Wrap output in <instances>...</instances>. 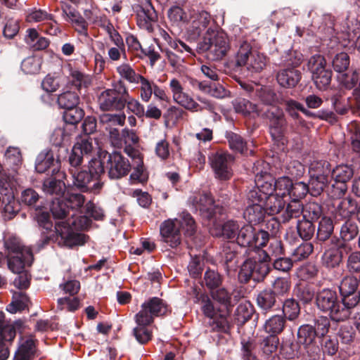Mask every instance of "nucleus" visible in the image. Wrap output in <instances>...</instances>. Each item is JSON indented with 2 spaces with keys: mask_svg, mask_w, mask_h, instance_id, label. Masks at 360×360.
<instances>
[{
  "mask_svg": "<svg viewBox=\"0 0 360 360\" xmlns=\"http://www.w3.org/2000/svg\"><path fill=\"white\" fill-rule=\"evenodd\" d=\"M284 105V110L290 117L301 125H304L305 120L300 115L302 104L292 98L282 100L281 103Z\"/></svg>",
  "mask_w": 360,
  "mask_h": 360,
  "instance_id": "nucleus-43",
  "label": "nucleus"
},
{
  "mask_svg": "<svg viewBox=\"0 0 360 360\" xmlns=\"http://www.w3.org/2000/svg\"><path fill=\"white\" fill-rule=\"evenodd\" d=\"M360 283V278H357L355 276H345L340 281L339 285V291L340 294L348 295L357 291L359 284Z\"/></svg>",
  "mask_w": 360,
  "mask_h": 360,
  "instance_id": "nucleus-62",
  "label": "nucleus"
},
{
  "mask_svg": "<svg viewBox=\"0 0 360 360\" xmlns=\"http://www.w3.org/2000/svg\"><path fill=\"white\" fill-rule=\"evenodd\" d=\"M270 238L267 231L257 229L252 224H245L241 226L236 244L248 249H263Z\"/></svg>",
  "mask_w": 360,
  "mask_h": 360,
  "instance_id": "nucleus-12",
  "label": "nucleus"
},
{
  "mask_svg": "<svg viewBox=\"0 0 360 360\" xmlns=\"http://www.w3.org/2000/svg\"><path fill=\"white\" fill-rule=\"evenodd\" d=\"M219 228L212 230V234L217 237H223L225 239L236 240L241 226L237 221L228 220L222 225L217 224Z\"/></svg>",
  "mask_w": 360,
  "mask_h": 360,
  "instance_id": "nucleus-32",
  "label": "nucleus"
},
{
  "mask_svg": "<svg viewBox=\"0 0 360 360\" xmlns=\"http://www.w3.org/2000/svg\"><path fill=\"white\" fill-rule=\"evenodd\" d=\"M266 65V57L263 54L255 51L249 59V62L248 63L245 72H248L247 75H248L249 73H258L262 72Z\"/></svg>",
  "mask_w": 360,
  "mask_h": 360,
  "instance_id": "nucleus-56",
  "label": "nucleus"
},
{
  "mask_svg": "<svg viewBox=\"0 0 360 360\" xmlns=\"http://www.w3.org/2000/svg\"><path fill=\"white\" fill-rule=\"evenodd\" d=\"M59 178L58 176H51L44 180L42 190L46 195L55 196V200L63 197L66 191L65 184Z\"/></svg>",
  "mask_w": 360,
  "mask_h": 360,
  "instance_id": "nucleus-30",
  "label": "nucleus"
},
{
  "mask_svg": "<svg viewBox=\"0 0 360 360\" xmlns=\"http://www.w3.org/2000/svg\"><path fill=\"white\" fill-rule=\"evenodd\" d=\"M292 180L287 176L280 177L274 181V186H269L267 191L269 194H274L282 198L289 195Z\"/></svg>",
  "mask_w": 360,
  "mask_h": 360,
  "instance_id": "nucleus-48",
  "label": "nucleus"
},
{
  "mask_svg": "<svg viewBox=\"0 0 360 360\" xmlns=\"http://www.w3.org/2000/svg\"><path fill=\"white\" fill-rule=\"evenodd\" d=\"M307 193H309L312 195V191L311 189V184L303 182V181H292L290 193H289V198L292 200L295 201H301Z\"/></svg>",
  "mask_w": 360,
  "mask_h": 360,
  "instance_id": "nucleus-45",
  "label": "nucleus"
},
{
  "mask_svg": "<svg viewBox=\"0 0 360 360\" xmlns=\"http://www.w3.org/2000/svg\"><path fill=\"white\" fill-rule=\"evenodd\" d=\"M92 82L90 75L82 72L77 69L70 68V73L68 77L67 89H74L81 94L82 89H87Z\"/></svg>",
  "mask_w": 360,
  "mask_h": 360,
  "instance_id": "nucleus-26",
  "label": "nucleus"
},
{
  "mask_svg": "<svg viewBox=\"0 0 360 360\" xmlns=\"http://www.w3.org/2000/svg\"><path fill=\"white\" fill-rule=\"evenodd\" d=\"M357 202L351 197L342 199L335 209V214L342 219H348L356 213Z\"/></svg>",
  "mask_w": 360,
  "mask_h": 360,
  "instance_id": "nucleus-40",
  "label": "nucleus"
},
{
  "mask_svg": "<svg viewBox=\"0 0 360 360\" xmlns=\"http://www.w3.org/2000/svg\"><path fill=\"white\" fill-rule=\"evenodd\" d=\"M35 342L30 338L26 340L15 352L13 360H32L34 356Z\"/></svg>",
  "mask_w": 360,
  "mask_h": 360,
  "instance_id": "nucleus-54",
  "label": "nucleus"
},
{
  "mask_svg": "<svg viewBox=\"0 0 360 360\" xmlns=\"http://www.w3.org/2000/svg\"><path fill=\"white\" fill-rule=\"evenodd\" d=\"M171 311L167 302L158 297H153L141 304V311L135 316L136 322L143 325H150L155 316H166Z\"/></svg>",
  "mask_w": 360,
  "mask_h": 360,
  "instance_id": "nucleus-13",
  "label": "nucleus"
},
{
  "mask_svg": "<svg viewBox=\"0 0 360 360\" xmlns=\"http://www.w3.org/2000/svg\"><path fill=\"white\" fill-rule=\"evenodd\" d=\"M240 248L235 243H224L221 252H220V257L221 262L226 270L229 271L231 269L236 267L240 257Z\"/></svg>",
  "mask_w": 360,
  "mask_h": 360,
  "instance_id": "nucleus-25",
  "label": "nucleus"
},
{
  "mask_svg": "<svg viewBox=\"0 0 360 360\" xmlns=\"http://www.w3.org/2000/svg\"><path fill=\"white\" fill-rule=\"evenodd\" d=\"M246 257L240 266L238 279L241 284H248L250 280L263 282L271 271L268 263L269 256L263 249H246Z\"/></svg>",
  "mask_w": 360,
  "mask_h": 360,
  "instance_id": "nucleus-4",
  "label": "nucleus"
},
{
  "mask_svg": "<svg viewBox=\"0 0 360 360\" xmlns=\"http://www.w3.org/2000/svg\"><path fill=\"white\" fill-rule=\"evenodd\" d=\"M334 224L330 217H323L318 226L316 240L321 245L331 243L333 238H338L333 236Z\"/></svg>",
  "mask_w": 360,
  "mask_h": 360,
  "instance_id": "nucleus-29",
  "label": "nucleus"
},
{
  "mask_svg": "<svg viewBox=\"0 0 360 360\" xmlns=\"http://www.w3.org/2000/svg\"><path fill=\"white\" fill-rule=\"evenodd\" d=\"M95 151V147L93 144V139L91 136H80L74 143L71 150L65 147L58 149V153L62 154L61 162H65L68 164V170L72 177V188L82 193H91L90 191H84L81 188L77 183V174L87 170L89 164L82 167V163L85 158H89Z\"/></svg>",
  "mask_w": 360,
  "mask_h": 360,
  "instance_id": "nucleus-3",
  "label": "nucleus"
},
{
  "mask_svg": "<svg viewBox=\"0 0 360 360\" xmlns=\"http://www.w3.org/2000/svg\"><path fill=\"white\" fill-rule=\"evenodd\" d=\"M332 165L326 160H313L308 169L309 184H311L312 196L320 195L331 182Z\"/></svg>",
  "mask_w": 360,
  "mask_h": 360,
  "instance_id": "nucleus-7",
  "label": "nucleus"
},
{
  "mask_svg": "<svg viewBox=\"0 0 360 360\" xmlns=\"http://www.w3.org/2000/svg\"><path fill=\"white\" fill-rule=\"evenodd\" d=\"M254 53L250 43L247 41H242L236 54L235 59L230 62L233 69L235 71L245 72L249 59Z\"/></svg>",
  "mask_w": 360,
  "mask_h": 360,
  "instance_id": "nucleus-27",
  "label": "nucleus"
},
{
  "mask_svg": "<svg viewBox=\"0 0 360 360\" xmlns=\"http://www.w3.org/2000/svg\"><path fill=\"white\" fill-rule=\"evenodd\" d=\"M278 344V337L268 335L261 338L259 347L262 354L268 357L276 352Z\"/></svg>",
  "mask_w": 360,
  "mask_h": 360,
  "instance_id": "nucleus-50",
  "label": "nucleus"
},
{
  "mask_svg": "<svg viewBox=\"0 0 360 360\" xmlns=\"http://www.w3.org/2000/svg\"><path fill=\"white\" fill-rule=\"evenodd\" d=\"M267 117L269 132L272 140L277 145H285L288 143V121L283 111L278 108L269 112Z\"/></svg>",
  "mask_w": 360,
  "mask_h": 360,
  "instance_id": "nucleus-15",
  "label": "nucleus"
},
{
  "mask_svg": "<svg viewBox=\"0 0 360 360\" xmlns=\"http://www.w3.org/2000/svg\"><path fill=\"white\" fill-rule=\"evenodd\" d=\"M84 110L77 105L65 109L63 114V118L66 124L75 126L84 118Z\"/></svg>",
  "mask_w": 360,
  "mask_h": 360,
  "instance_id": "nucleus-63",
  "label": "nucleus"
},
{
  "mask_svg": "<svg viewBox=\"0 0 360 360\" xmlns=\"http://www.w3.org/2000/svg\"><path fill=\"white\" fill-rule=\"evenodd\" d=\"M229 49L226 34L217 26L209 27L196 46V51L198 53H206L207 58L211 60H221Z\"/></svg>",
  "mask_w": 360,
  "mask_h": 360,
  "instance_id": "nucleus-5",
  "label": "nucleus"
},
{
  "mask_svg": "<svg viewBox=\"0 0 360 360\" xmlns=\"http://www.w3.org/2000/svg\"><path fill=\"white\" fill-rule=\"evenodd\" d=\"M255 312V308L250 302L240 303L234 314L237 324L239 326L245 324L252 319Z\"/></svg>",
  "mask_w": 360,
  "mask_h": 360,
  "instance_id": "nucleus-44",
  "label": "nucleus"
},
{
  "mask_svg": "<svg viewBox=\"0 0 360 360\" xmlns=\"http://www.w3.org/2000/svg\"><path fill=\"white\" fill-rule=\"evenodd\" d=\"M39 207L47 209L49 214L50 212H51L52 217L54 219H61V221H63V219L68 215L70 210L68 203L60 198L53 200L49 209L43 206H37L36 208Z\"/></svg>",
  "mask_w": 360,
  "mask_h": 360,
  "instance_id": "nucleus-47",
  "label": "nucleus"
},
{
  "mask_svg": "<svg viewBox=\"0 0 360 360\" xmlns=\"http://www.w3.org/2000/svg\"><path fill=\"white\" fill-rule=\"evenodd\" d=\"M307 68L316 87L320 91L327 90L332 81L333 72L327 65L325 57L321 54L311 56L307 62Z\"/></svg>",
  "mask_w": 360,
  "mask_h": 360,
  "instance_id": "nucleus-10",
  "label": "nucleus"
},
{
  "mask_svg": "<svg viewBox=\"0 0 360 360\" xmlns=\"http://www.w3.org/2000/svg\"><path fill=\"white\" fill-rule=\"evenodd\" d=\"M62 154L58 153L56 158L52 150H44L37 157L35 170L37 173H47L51 176H65V172H60Z\"/></svg>",
  "mask_w": 360,
  "mask_h": 360,
  "instance_id": "nucleus-16",
  "label": "nucleus"
},
{
  "mask_svg": "<svg viewBox=\"0 0 360 360\" xmlns=\"http://www.w3.org/2000/svg\"><path fill=\"white\" fill-rule=\"evenodd\" d=\"M207 158L215 179L229 181L232 178L233 175L232 166L235 160L233 155L227 151L218 150L210 152Z\"/></svg>",
  "mask_w": 360,
  "mask_h": 360,
  "instance_id": "nucleus-11",
  "label": "nucleus"
},
{
  "mask_svg": "<svg viewBox=\"0 0 360 360\" xmlns=\"http://www.w3.org/2000/svg\"><path fill=\"white\" fill-rule=\"evenodd\" d=\"M286 320L281 314L273 315L263 325L264 331L268 335L278 337L285 329Z\"/></svg>",
  "mask_w": 360,
  "mask_h": 360,
  "instance_id": "nucleus-35",
  "label": "nucleus"
},
{
  "mask_svg": "<svg viewBox=\"0 0 360 360\" xmlns=\"http://www.w3.org/2000/svg\"><path fill=\"white\" fill-rule=\"evenodd\" d=\"M329 246L331 247L338 260L342 264L343 258L352 252V248L351 245L347 243H345L344 240L339 238H333L331 243H329Z\"/></svg>",
  "mask_w": 360,
  "mask_h": 360,
  "instance_id": "nucleus-58",
  "label": "nucleus"
},
{
  "mask_svg": "<svg viewBox=\"0 0 360 360\" xmlns=\"http://www.w3.org/2000/svg\"><path fill=\"white\" fill-rule=\"evenodd\" d=\"M333 70L340 74H344L350 65V57L345 52L337 53L331 60Z\"/></svg>",
  "mask_w": 360,
  "mask_h": 360,
  "instance_id": "nucleus-64",
  "label": "nucleus"
},
{
  "mask_svg": "<svg viewBox=\"0 0 360 360\" xmlns=\"http://www.w3.org/2000/svg\"><path fill=\"white\" fill-rule=\"evenodd\" d=\"M318 340L312 325L303 324L297 330V342L304 346L309 360L321 359V349L316 341Z\"/></svg>",
  "mask_w": 360,
  "mask_h": 360,
  "instance_id": "nucleus-17",
  "label": "nucleus"
},
{
  "mask_svg": "<svg viewBox=\"0 0 360 360\" xmlns=\"http://www.w3.org/2000/svg\"><path fill=\"white\" fill-rule=\"evenodd\" d=\"M192 208L202 220L216 226L226 215V207L217 202L211 193H196L190 198Z\"/></svg>",
  "mask_w": 360,
  "mask_h": 360,
  "instance_id": "nucleus-6",
  "label": "nucleus"
},
{
  "mask_svg": "<svg viewBox=\"0 0 360 360\" xmlns=\"http://www.w3.org/2000/svg\"><path fill=\"white\" fill-rule=\"evenodd\" d=\"M315 304L322 313L326 314L330 319L339 322L340 307L339 296L335 290L332 288H323L316 293Z\"/></svg>",
  "mask_w": 360,
  "mask_h": 360,
  "instance_id": "nucleus-14",
  "label": "nucleus"
},
{
  "mask_svg": "<svg viewBox=\"0 0 360 360\" xmlns=\"http://www.w3.org/2000/svg\"><path fill=\"white\" fill-rule=\"evenodd\" d=\"M360 302V292H354L348 295L340 294L339 297L340 307L339 322L348 319L351 315L352 310L356 307Z\"/></svg>",
  "mask_w": 360,
  "mask_h": 360,
  "instance_id": "nucleus-24",
  "label": "nucleus"
},
{
  "mask_svg": "<svg viewBox=\"0 0 360 360\" xmlns=\"http://www.w3.org/2000/svg\"><path fill=\"white\" fill-rule=\"evenodd\" d=\"M80 93L72 91L71 89L64 90L61 94L56 95L52 98V101L55 102L61 109H70V108L79 105L80 103Z\"/></svg>",
  "mask_w": 360,
  "mask_h": 360,
  "instance_id": "nucleus-31",
  "label": "nucleus"
},
{
  "mask_svg": "<svg viewBox=\"0 0 360 360\" xmlns=\"http://www.w3.org/2000/svg\"><path fill=\"white\" fill-rule=\"evenodd\" d=\"M323 214L322 206L316 202H309L303 207L302 218L314 223Z\"/></svg>",
  "mask_w": 360,
  "mask_h": 360,
  "instance_id": "nucleus-59",
  "label": "nucleus"
},
{
  "mask_svg": "<svg viewBox=\"0 0 360 360\" xmlns=\"http://www.w3.org/2000/svg\"><path fill=\"white\" fill-rule=\"evenodd\" d=\"M160 235L162 240L172 248H177L181 243L180 230L174 221H165L160 226Z\"/></svg>",
  "mask_w": 360,
  "mask_h": 360,
  "instance_id": "nucleus-22",
  "label": "nucleus"
},
{
  "mask_svg": "<svg viewBox=\"0 0 360 360\" xmlns=\"http://www.w3.org/2000/svg\"><path fill=\"white\" fill-rule=\"evenodd\" d=\"M264 204L266 211L268 210L269 214L274 215L281 212L285 208L286 202L283 198L272 193V194L268 195Z\"/></svg>",
  "mask_w": 360,
  "mask_h": 360,
  "instance_id": "nucleus-52",
  "label": "nucleus"
},
{
  "mask_svg": "<svg viewBox=\"0 0 360 360\" xmlns=\"http://www.w3.org/2000/svg\"><path fill=\"white\" fill-rule=\"evenodd\" d=\"M210 296L220 305L225 307L229 314L235 304L232 300V294L222 285L210 292Z\"/></svg>",
  "mask_w": 360,
  "mask_h": 360,
  "instance_id": "nucleus-36",
  "label": "nucleus"
},
{
  "mask_svg": "<svg viewBox=\"0 0 360 360\" xmlns=\"http://www.w3.org/2000/svg\"><path fill=\"white\" fill-rule=\"evenodd\" d=\"M301 61L298 59L293 63L292 67H285L278 69L276 72V80L278 84L283 89L295 88L302 79V72L296 69Z\"/></svg>",
  "mask_w": 360,
  "mask_h": 360,
  "instance_id": "nucleus-18",
  "label": "nucleus"
},
{
  "mask_svg": "<svg viewBox=\"0 0 360 360\" xmlns=\"http://www.w3.org/2000/svg\"><path fill=\"white\" fill-rule=\"evenodd\" d=\"M192 18L191 25L187 30V34L188 39L195 41L200 36L202 32L209 25L211 15L208 12L201 11L195 13Z\"/></svg>",
  "mask_w": 360,
  "mask_h": 360,
  "instance_id": "nucleus-21",
  "label": "nucleus"
},
{
  "mask_svg": "<svg viewBox=\"0 0 360 360\" xmlns=\"http://www.w3.org/2000/svg\"><path fill=\"white\" fill-rule=\"evenodd\" d=\"M354 176V168L352 165H340L332 168L331 179L339 184H347Z\"/></svg>",
  "mask_w": 360,
  "mask_h": 360,
  "instance_id": "nucleus-42",
  "label": "nucleus"
},
{
  "mask_svg": "<svg viewBox=\"0 0 360 360\" xmlns=\"http://www.w3.org/2000/svg\"><path fill=\"white\" fill-rule=\"evenodd\" d=\"M303 204L301 201L292 200L288 202L282 214L283 223L288 222L292 219H296L302 215Z\"/></svg>",
  "mask_w": 360,
  "mask_h": 360,
  "instance_id": "nucleus-51",
  "label": "nucleus"
},
{
  "mask_svg": "<svg viewBox=\"0 0 360 360\" xmlns=\"http://www.w3.org/2000/svg\"><path fill=\"white\" fill-rule=\"evenodd\" d=\"M256 303L263 314L279 309L282 300H280L269 288L260 291L256 298Z\"/></svg>",
  "mask_w": 360,
  "mask_h": 360,
  "instance_id": "nucleus-20",
  "label": "nucleus"
},
{
  "mask_svg": "<svg viewBox=\"0 0 360 360\" xmlns=\"http://www.w3.org/2000/svg\"><path fill=\"white\" fill-rule=\"evenodd\" d=\"M62 15L72 25L76 32L82 35H87L88 22L78 11L70 5H66L65 8H62Z\"/></svg>",
  "mask_w": 360,
  "mask_h": 360,
  "instance_id": "nucleus-23",
  "label": "nucleus"
},
{
  "mask_svg": "<svg viewBox=\"0 0 360 360\" xmlns=\"http://www.w3.org/2000/svg\"><path fill=\"white\" fill-rule=\"evenodd\" d=\"M137 13V24L141 27L148 30H152V22L158 20V13L153 6L150 0H141L136 6Z\"/></svg>",
  "mask_w": 360,
  "mask_h": 360,
  "instance_id": "nucleus-19",
  "label": "nucleus"
},
{
  "mask_svg": "<svg viewBox=\"0 0 360 360\" xmlns=\"http://www.w3.org/2000/svg\"><path fill=\"white\" fill-rule=\"evenodd\" d=\"M296 229L300 238L304 241H308L313 238L316 231V226L314 223L302 218L297 221Z\"/></svg>",
  "mask_w": 360,
  "mask_h": 360,
  "instance_id": "nucleus-55",
  "label": "nucleus"
},
{
  "mask_svg": "<svg viewBox=\"0 0 360 360\" xmlns=\"http://www.w3.org/2000/svg\"><path fill=\"white\" fill-rule=\"evenodd\" d=\"M2 203L4 204V212L8 219H13L18 212V203L15 202L13 192L2 193Z\"/></svg>",
  "mask_w": 360,
  "mask_h": 360,
  "instance_id": "nucleus-60",
  "label": "nucleus"
},
{
  "mask_svg": "<svg viewBox=\"0 0 360 360\" xmlns=\"http://www.w3.org/2000/svg\"><path fill=\"white\" fill-rule=\"evenodd\" d=\"M359 231L356 222L347 219L341 226L340 238L345 243L354 240L358 235Z\"/></svg>",
  "mask_w": 360,
  "mask_h": 360,
  "instance_id": "nucleus-61",
  "label": "nucleus"
},
{
  "mask_svg": "<svg viewBox=\"0 0 360 360\" xmlns=\"http://www.w3.org/2000/svg\"><path fill=\"white\" fill-rule=\"evenodd\" d=\"M34 258L30 250L25 251L22 255L10 256L7 258L8 269L14 274L22 273L25 271V265L30 266Z\"/></svg>",
  "mask_w": 360,
  "mask_h": 360,
  "instance_id": "nucleus-34",
  "label": "nucleus"
},
{
  "mask_svg": "<svg viewBox=\"0 0 360 360\" xmlns=\"http://www.w3.org/2000/svg\"><path fill=\"white\" fill-rule=\"evenodd\" d=\"M35 342L30 338L26 340L15 352L13 360H32L34 356Z\"/></svg>",
  "mask_w": 360,
  "mask_h": 360,
  "instance_id": "nucleus-53",
  "label": "nucleus"
},
{
  "mask_svg": "<svg viewBox=\"0 0 360 360\" xmlns=\"http://www.w3.org/2000/svg\"><path fill=\"white\" fill-rule=\"evenodd\" d=\"M225 138L227 140L229 148L235 153L240 155L253 153V150L250 148L247 140L241 135L232 131H226Z\"/></svg>",
  "mask_w": 360,
  "mask_h": 360,
  "instance_id": "nucleus-28",
  "label": "nucleus"
},
{
  "mask_svg": "<svg viewBox=\"0 0 360 360\" xmlns=\"http://www.w3.org/2000/svg\"><path fill=\"white\" fill-rule=\"evenodd\" d=\"M224 282V276L217 271L207 268L205 271L201 285L207 288L209 292L221 287Z\"/></svg>",
  "mask_w": 360,
  "mask_h": 360,
  "instance_id": "nucleus-39",
  "label": "nucleus"
},
{
  "mask_svg": "<svg viewBox=\"0 0 360 360\" xmlns=\"http://www.w3.org/2000/svg\"><path fill=\"white\" fill-rule=\"evenodd\" d=\"M128 98V89L122 82L112 89L102 91L98 96L97 103L102 111H122Z\"/></svg>",
  "mask_w": 360,
  "mask_h": 360,
  "instance_id": "nucleus-9",
  "label": "nucleus"
},
{
  "mask_svg": "<svg viewBox=\"0 0 360 360\" xmlns=\"http://www.w3.org/2000/svg\"><path fill=\"white\" fill-rule=\"evenodd\" d=\"M169 87L173 94L174 101L191 112L207 110L213 112L216 109L214 103L205 98L197 97V100L200 104L195 101L191 96L183 91L184 89L180 82L175 78L170 81Z\"/></svg>",
  "mask_w": 360,
  "mask_h": 360,
  "instance_id": "nucleus-8",
  "label": "nucleus"
},
{
  "mask_svg": "<svg viewBox=\"0 0 360 360\" xmlns=\"http://www.w3.org/2000/svg\"><path fill=\"white\" fill-rule=\"evenodd\" d=\"M282 316L286 320L295 321L300 314L299 302L294 298L282 300Z\"/></svg>",
  "mask_w": 360,
  "mask_h": 360,
  "instance_id": "nucleus-46",
  "label": "nucleus"
},
{
  "mask_svg": "<svg viewBox=\"0 0 360 360\" xmlns=\"http://www.w3.org/2000/svg\"><path fill=\"white\" fill-rule=\"evenodd\" d=\"M291 287V282L287 277H277L271 283L270 290L278 297L280 300L288 295Z\"/></svg>",
  "mask_w": 360,
  "mask_h": 360,
  "instance_id": "nucleus-49",
  "label": "nucleus"
},
{
  "mask_svg": "<svg viewBox=\"0 0 360 360\" xmlns=\"http://www.w3.org/2000/svg\"><path fill=\"white\" fill-rule=\"evenodd\" d=\"M266 212L262 205H247L243 217L249 224L256 225L264 221Z\"/></svg>",
  "mask_w": 360,
  "mask_h": 360,
  "instance_id": "nucleus-38",
  "label": "nucleus"
},
{
  "mask_svg": "<svg viewBox=\"0 0 360 360\" xmlns=\"http://www.w3.org/2000/svg\"><path fill=\"white\" fill-rule=\"evenodd\" d=\"M256 96L262 103L266 105H276L281 104L282 98L269 86H262L256 90Z\"/></svg>",
  "mask_w": 360,
  "mask_h": 360,
  "instance_id": "nucleus-37",
  "label": "nucleus"
},
{
  "mask_svg": "<svg viewBox=\"0 0 360 360\" xmlns=\"http://www.w3.org/2000/svg\"><path fill=\"white\" fill-rule=\"evenodd\" d=\"M32 216L40 229V238L35 244L37 252L51 243L70 248L83 245L89 238L88 236L75 231L86 229L91 226V219L85 215L65 221H56L54 225L51 214L44 207L34 209Z\"/></svg>",
  "mask_w": 360,
  "mask_h": 360,
  "instance_id": "nucleus-1",
  "label": "nucleus"
},
{
  "mask_svg": "<svg viewBox=\"0 0 360 360\" xmlns=\"http://www.w3.org/2000/svg\"><path fill=\"white\" fill-rule=\"evenodd\" d=\"M198 304L200 305L202 314L208 319L217 318L222 313L221 306L207 292L202 295Z\"/></svg>",
  "mask_w": 360,
  "mask_h": 360,
  "instance_id": "nucleus-33",
  "label": "nucleus"
},
{
  "mask_svg": "<svg viewBox=\"0 0 360 360\" xmlns=\"http://www.w3.org/2000/svg\"><path fill=\"white\" fill-rule=\"evenodd\" d=\"M176 226L181 229L187 236H192L196 231V223L191 214L187 211H184L179 215V219H175Z\"/></svg>",
  "mask_w": 360,
  "mask_h": 360,
  "instance_id": "nucleus-41",
  "label": "nucleus"
},
{
  "mask_svg": "<svg viewBox=\"0 0 360 360\" xmlns=\"http://www.w3.org/2000/svg\"><path fill=\"white\" fill-rule=\"evenodd\" d=\"M207 326L210 328L212 333H221L228 334L231 327L226 319V315L220 314L217 318L209 319Z\"/></svg>",
  "mask_w": 360,
  "mask_h": 360,
  "instance_id": "nucleus-57",
  "label": "nucleus"
},
{
  "mask_svg": "<svg viewBox=\"0 0 360 360\" xmlns=\"http://www.w3.org/2000/svg\"><path fill=\"white\" fill-rule=\"evenodd\" d=\"M131 167L128 158L120 152L101 151L98 159L89 160L87 170L77 174V183L83 190L98 194L103 186L101 176L105 172L110 179H120L129 173Z\"/></svg>",
  "mask_w": 360,
  "mask_h": 360,
  "instance_id": "nucleus-2",
  "label": "nucleus"
}]
</instances>
